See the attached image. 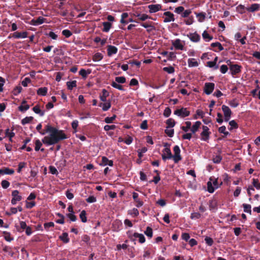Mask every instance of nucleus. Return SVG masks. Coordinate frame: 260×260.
Masks as SVG:
<instances>
[{
	"mask_svg": "<svg viewBox=\"0 0 260 260\" xmlns=\"http://www.w3.org/2000/svg\"><path fill=\"white\" fill-rule=\"evenodd\" d=\"M59 239L65 243H68L70 241V239L68 237V234L67 233H63L61 236H59Z\"/></svg>",
	"mask_w": 260,
	"mask_h": 260,
	"instance_id": "32",
	"label": "nucleus"
},
{
	"mask_svg": "<svg viewBox=\"0 0 260 260\" xmlns=\"http://www.w3.org/2000/svg\"><path fill=\"white\" fill-rule=\"evenodd\" d=\"M3 251L8 252L11 256H13L14 255V252L12 251V249L11 247L5 246L3 248Z\"/></svg>",
	"mask_w": 260,
	"mask_h": 260,
	"instance_id": "47",
	"label": "nucleus"
},
{
	"mask_svg": "<svg viewBox=\"0 0 260 260\" xmlns=\"http://www.w3.org/2000/svg\"><path fill=\"white\" fill-rule=\"evenodd\" d=\"M109 95V92L106 89H103L102 91V93L100 95V100L103 102H107V98Z\"/></svg>",
	"mask_w": 260,
	"mask_h": 260,
	"instance_id": "20",
	"label": "nucleus"
},
{
	"mask_svg": "<svg viewBox=\"0 0 260 260\" xmlns=\"http://www.w3.org/2000/svg\"><path fill=\"white\" fill-rule=\"evenodd\" d=\"M62 34L66 38H69L72 35V32L69 29H64L62 31Z\"/></svg>",
	"mask_w": 260,
	"mask_h": 260,
	"instance_id": "59",
	"label": "nucleus"
},
{
	"mask_svg": "<svg viewBox=\"0 0 260 260\" xmlns=\"http://www.w3.org/2000/svg\"><path fill=\"white\" fill-rule=\"evenodd\" d=\"M191 12L192 11L190 9H187L185 10H184L181 15V17L184 18H187L190 16V14L191 13Z\"/></svg>",
	"mask_w": 260,
	"mask_h": 260,
	"instance_id": "46",
	"label": "nucleus"
},
{
	"mask_svg": "<svg viewBox=\"0 0 260 260\" xmlns=\"http://www.w3.org/2000/svg\"><path fill=\"white\" fill-rule=\"evenodd\" d=\"M161 5L160 4L150 5L148 6L150 13H153L161 10Z\"/></svg>",
	"mask_w": 260,
	"mask_h": 260,
	"instance_id": "12",
	"label": "nucleus"
},
{
	"mask_svg": "<svg viewBox=\"0 0 260 260\" xmlns=\"http://www.w3.org/2000/svg\"><path fill=\"white\" fill-rule=\"evenodd\" d=\"M22 88L20 86H16L13 90V94L15 95H17L19 93H20L22 91Z\"/></svg>",
	"mask_w": 260,
	"mask_h": 260,
	"instance_id": "58",
	"label": "nucleus"
},
{
	"mask_svg": "<svg viewBox=\"0 0 260 260\" xmlns=\"http://www.w3.org/2000/svg\"><path fill=\"white\" fill-rule=\"evenodd\" d=\"M202 36L206 41H209L213 39V37L210 36L206 30L203 32Z\"/></svg>",
	"mask_w": 260,
	"mask_h": 260,
	"instance_id": "38",
	"label": "nucleus"
},
{
	"mask_svg": "<svg viewBox=\"0 0 260 260\" xmlns=\"http://www.w3.org/2000/svg\"><path fill=\"white\" fill-rule=\"evenodd\" d=\"M14 173V170L9 168H4L2 169H0V175L4 174L12 175Z\"/></svg>",
	"mask_w": 260,
	"mask_h": 260,
	"instance_id": "21",
	"label": "nucleus"
},
{
	"mask_svg": "<svg viewBox=\"0 0 260 260\" xmlns=\"http://www.w3.org/2000/svg\"><path fill=\"white\" fill-rule=\"evenodd\" d=\"M103 28L102 29L104 32H108L112 27V23L110 22L105 21L103 22Z\"/></svg>",
	"mask_w": 260,
	"mask_h": 260,
	"instance_id": "24",
	"label": "nucleus"
},
{
	"mask_svg": "<svg viewBox=\"0 0 260 260\" xmlns=\"http://www.w3.org/2000/svg\"><path fill=\"white\" fill-rule=\"evenodd\" d=\"M221 108L223 112L224 120L225 121H228L231 117L232 111L228 106L224 105L222 106Z\"/></svg>",
	"mask_w": 260,
	"mask_h": 260,
	"instance_id": "5",
	"label": "nucleus"
},
{
	"mask_svg": "<svg viewBox=\"0 0 260 260\" xmlns=\"http://www.w3.org/2000/svg\"><path fill=\"white\" fill-rule=\"evenodd\" d=\"M118 49L116 47L112 45L107 46V54L109 56H111L113 54L117 53Z\"/></svg>",
	"mask_w": 260,
	"mask_h": 260,
	"instance_id": "14",
	"label": "nucleus"
},
{
	"mask_svg": "<svg viewBox=\"0 0 260 260\" xmlns=\"http://www.w3.org/2000/svg\"><path fill=\"white\" fill-rule=\"evenodd\" d=\"M76 83H77V81L76 80L67 82V85L68 88L69 90H72L73 88V87H76V86H77Z\"/></svg>",
	"mask_w": 260,
	"mask_h": 260,
	"instance_id": "35",
	"label": "nucleus"
},
{
	"mask_svg": "<svg viewBox=\"0 0 260 260\" xmlns=\"http://www.w3.org/2000/svg\"><path fill=\"white\" fill-rule=\"evenodd\" d=\"M90 73L91 71L90 70H88L87 72L85 69H82L79 71V75H81L83 78H86L87 74H89Z\"/></svg>",
	"mask_w": 260,
	"mask_h": 260,
	"instance_id": "33",
	"label": "nucleus"
},
{
	"mask_svg": "<svg viewBox=\"0 0 260 260\" xmlns=\"http://www.w3.org/2000/svg\"><path fill=\"white\" fill-rule=\"evenodd\" d=\"M36 196H28L26 201V207L30 209L35 206L36 203L33 201Z\"/></svg>",
	"mask_w": 260,
	"mask_h": 260,
	"instance_id": "11",
	"label": "nucleus"
},
{
	"mask_svg": "<svg viewBox=\"0 0 260 260\" xmlns=\"http://www.w3.org/2000/svg\"><path fill=\"white\" fill-rule=\"evenodd\" d=\"M217 207V202L215 200H211L209 202L210 210H213L216 209Z\"/></svg>",
	"mask_w": 260,
	"mask_h": 260,
	"instance_id": "49",
	"label": "nucleus"
},
{
	"mask_svg": "<svg viewBox=\"0 0 260 260\" xmlns=\"http://www.w3.org/2000/svg\"><path fill=\"white\" fill-rule=\"evenodd\" d=\"M103 58V55L100 52H97L94 54L92 57V60L94 61H99L101 60Z\"/></svg>",
	"mask_w": 260,
	"mask_h": 260,
	"instance_id": "30",
	"label": "nucleus"
},
{
	"mask_svg": "<svg viewBox=\"0 0 260 260\" xmlns=\"http://www.w3.org/2000/svg\"><path fill=\"white\" fill-rule=\"evenodd\" d=\"M128 214L133 217H137L139 215V211L137 209L134 208L128 211Z\"/></svg>",
	"mask_w": 260,
	"mask_h": 260,
	"instance_id": "42",
	"label": "nucleus"
},
{
	"mask_svg": "<svg viewBox=\"0 0 260 260\" xmlns=\"http://www.w3.org/2000/svg\"><path fill=\"white\" fill-rule=\"evenodd\" d=\"M186 18L187 19L184 20V22L186 25H189L193 23L194 21L193 16H189Z\"/></svg>",
	"mask_w": 260,
	"mask_h": 260,
	"instance_id": "48",
	"label": "nucleus"
},
{
	"mask_svg": "<svg viewBox=\"0 0 260 260\" xmlns=\"http://www.w3.org/2000/svg\"><path fill=\"white\" fill-rule=\"evenodd\" d=\"M189 39L192 42H198L200 40V36L197 32L190 34Z\"/></svg>",
	"mask_w": 260,
	"mask_h": 260,
	"instance_id": "23",
	"label": "nucleus"
},
{
	"mask_svg": "<svg viewBox=\"0 0 260 260\" xmlns=\"http://www.w3.org/2000/svg\"><path fill=\"white\" fill-rule=\"evenodd\" d=\"M100 165L103 166L109 165V166H113V161L112 160H109L106 156H103L102 157V162Z\"/></svg>",
	"mask_w": 260,
	"mask_h": 260,
	"instance_id": "18",
	"label": "nucleus"
},
{
	"mask_svg": "<svg viewBox=\"0 0 260 260\" xmlns=\"http://www.w3.org/2000/svg\"><path fill=\"white\" fill-rule=\"evenodd\" d=\"M164 16H165L164 19L165 23H168L175 20L174 15L170 11L165 12L164 13Z\"/></svg>",
	"mask_w": 260,
	"mask_h": 260,
	"instance_id": "10",
	"label": "nucleus"
},
{
	"mask_svg": "<svg viewBox=\"0 0 260 260\" xmlns=\"http://www.w3.org/2000/svg\"><path fill=\"white\" fill-rule=\"evenodd\" d=\"M27 36V31H23L21 32L16 31L13 33V37L15 38L19 39V38H25Z\"/></svg>",
	"mask_w": 260,
	"mask_h": 260,
	"instance_id": "19",
	"label": "nucleus"
},
{
	"mask_svg": "<svg viewBox=\"0 0 260 260\" xmlns=\"http://www.w3.org/2000/svg\"><path fill=\"white\" fill-rule=\"evenodd\" d=\"M115 82L118 83H124L126 82V78L123 76L116 77Z\"/></svg>",
	"mask_w": 260,
	"mask_h": 260,
	"instance_id": "52",
	"label": "nucleus"
},
{
	"mask_svg": "<svg viewBox=\"0 0 260 260\" xmlns=\"http://www.w3.org/2000/svg\"><path fill=\"white\" fill-rule=\"evenodd\" d=\"M245 10H246V7H245L243 5H240L237 7V11L241 14L245 13Z\"/></svg>",
	"mask_w": 260,
	"mask_h": 260,
	"instance_id": "63",
	"label": "nucleus"
},
{
	"mask_svg": "<svg viewBox=\"0 0 260 260\" xmlns=\"http://www.w3.org/2000/svg\"><path fill=\"white\" fill-rule=\"evenodd\" d=\"M138 19L141 21H145L148 18H151V17L146 14H139L137 15Z\"/></svg>",
	"mask_w": 260,
	"mask_h": 260,
	"instance_id": "40",
	"label": "nucleus"
},
{
	"mask_svg": "<svg viewBox=\"0 0 260 260\" xmlns=\"http://www.w3.org/2000/svg\"><path fill=\"white\" fill-rule=\"evenodd\" d=\"M260 9V5L257 4H252L250 7H246V11L249 12H254Z\"/></svg>",
	"mask_w": 260,
	"mask_h": 260,
	"instance_id": "16",
	"label": "nucleus"
},
{
	"mask_svg": "<svg viewBox=\"0 0 260 260\" xmlns=\"http://www.w3.org/2000/svg\"><path fill=\"white\" fill-rule=\"evenodd\" d=\"M211 46L212 47H218L219 51H222L224 49L221 44L219 42L212 43L211 44Z\"/></svg>",
	"mask_w": 260,
	"mask_h": 260,
	"instance_id": "51",
	"label": "nucleus"
},
{
	"mask_svg": "<svg viewBox=\"0 0 260 260\" xmlns=\"http://www.w3.org/2000/svg\"><path fill=\"white\" fill-rule=\"evenodd\" d=\"M163 153L161 155L162 159L165 161L167 159H171L173 158V155L172 154L171 149L170 148L166 147L163 151Z\"/></svg>",
	"mask_w": 260,
	"mask_h": 260,
	"instance_id": "8",
	"label": "nucleus"
},
{
	"mask_svg": "<svg viewBox=\"0 0 260 260\" xmlns=\"http://www.w3.org/2000/svg\"><path fill=\"white\" fill-rule=\"evenodd\" d=\"M48 88L46 87H40L37 90V94L39 95L45 96L47 94Z\"/></svg>",
	"mask_w": 260,
	"mask_h": 260,
	"instance_id": "25",
	"label": "nucleus"
},
{
	"mask_svg": "<svg viewBox=\"0 0 260 260\" xmlns=\"http://www.w3.org/2000/svg\"><path fill=\"white\" fill-rule=\"evenodd\" d=\"M99 106L100 107H102V110L104 111H107L110 108L111 106V102L110 101H108L105 102L104 103H100L99 104Z\"/></svg>",
	"mask_w": 260,
	"mask_h": 260,
	"instance_id": "17",
	"label": "nucleus"
},
{
	"mask_svg": "<svg viewBox=\"0 0 260 260\" xmlns=\"http://www.w3.org/2000/svg\"><path fill=\"white\" fill-rule=\"evenodd\" d=\"M242 67L237 64H231L230 66V69L233 76L236 75L241 71Z\"/></svg>",
	"mask_w": 260,
	"mask_h": 260,
	"instance_id": "9",
	"label": "nucleus"
},
{
	"mask_svg": "<svg viewBox=\"0 0 260 260\" xmlns=\"http://www.w3.org/2000/svg\"><path fill=\"white\" fill-rule=\"evenodd\" d=\"M144 233L147 237L151 238L153 235L152 229L150 227L148 226Z\"/></svg>",
	"mask_w": 260,
	"mask_h": 260,
	"instance_id": "45",
	"label": "nucleus"
},
{
	"mask_svg": "<svg viewBox=\"0 0 260 260\" xmlns=\"http://www.w3.org/2000/svg\"><path fill=\"white\" fill-rule=\"evenodd\" d=\"M116 117V115H114L113 116L111 117H107L105 118L104 121L107 123H112L113 121L115 119Z\"/></svg>",
	"mask_w": 260,
	"mask_h": 260,
	"instance_id": "56",
	"label": "nucleus"
},
{
	"mask_svg": "<svg viewBox=\"0 0 260 260\" xmlns=\"http://www.w3.org/2000/svg\"><path fill=\"white\" fill-rule=\"evenodd\" d=\"M174 114L181 117H185L189 115L190 112L186 108H181L177 109L174 112Z\"/></svg>",
	"mask_w": 260,
	"mask_h": 260,
	"instance_id": "3",
	"label": "nucleus"
},
{
	"mask_svg": "<svg viewBox=\"0 0 260 260\" xmlns=\"http://www.w3.org/2000/svg\"><path fill=\"white\" fill-rule=\"evenodd\" d=\"M32 110L33 111L36 113V114H39L40 116H43L45 114V111H42L40 109V107L39 105H36L33 108H32Z\"/></svg>",
	"mask_w": 260,
	"mask_h": 260,
	"instance_id": "27",
	"label": "nucleus"
},
{
	"mask_svg": "<svg viewBox=\"0 0 260 260\" xmlns=\"http://www.w3.org/2000/svg\"><path fill=\"white\" fill-rule=\"evenodd\" d=\"M42 144L41 142L39 139L37 140L35 142V150L36 151H38L40 149L42 152L44 151L45 149L44 148L41 149V147L42 146Z\"/></svg>",
	"mask_w": 260,
	"mask_h": 260,
	"instance_id": "29",
	"label": "nucleus"
},
{
	"mask_svg": "<svg viewBox=\"0 0 260 260\" xmlns=\"http://www.w3.org/2000/svg\"><path fill=\"white\" fill-rule=\"evenodd\" d=\"M196 14L199 22H203L204 21L206 17V14L205 13L202 12Z\"/></svg>",
	"mask_w": 260,
	"mask_h": 260,
	"instance_id": "39",
	"label": "nucleus"
},
{
	"mask_svg": "<svg viewBox=\"0 0 260 260\" xmlns=\"http://www.w3.org/2000/svg\"><path fill=\"white\" fill-rule=\"evenodd\" d=\"M46 20V18H45L43 17L40 16V17H37L36 19L34 18V19H32L31 20V24H32L33 25L37 26V25L42 24L43 23H44L45 22Z\"/></svg>",
	"mask_w": 260,
	"mask_h": 260,
	"instance_id": "13",
	"label": "nucleus"
},
{
	"mask_svg": "<svg viewBox=\"0 0 260 260\" xmlns=\"http://www.w3.org/2000/svg\"><path fill=\"white\" fill-rule=\"evenodd\" d=\"M229 125L230 127L229 128L230 131H232L233 129H236L238 127V125L235 120H232L229 122Z\"/></svg>",
	"mask_w": 260,
	"mask_h": 260,
	"instance_id": "36",
	"label": "nucleus"
},
{
	"mask_svg": "<svg viewBox=\"0 0 260 260\" xmlns=\"http://www.w3.org/2000/svg\"><path fill=\"white\" fill-rule=\"evenodd\" d=\"M186 126H182L181 128L185 132H187L190 128L191 123L190 121H186L185 122Z\"/></svg>",
	"mask_w": 260,
	"mask_h": 260,
	"instance_id": "44",
	"label": "nucleus"
},
{
	"mask_svg": "<svg viewBox=\"0 0 260 260\" xmlns=\"http://www.w3.org/2000/svg\"><path fill=\"white\" fill-rule=\"evenodd\" d=\"M222 184V181L220 182V184L218 183L217 179H215L213 181V183L211 181H208L207 182V190L209 193H213L215 189L218 188Z\"/></svg>",
	"mask_w": 260,
	"mask_h": 260,
	"instance_id": "2",
	"label": "nucleus"
},
{
	"mask_svg": "<svg viewBox=\"0 0 260 260\" xmlns=\"http://www.w3.org/2000/svg\"><path fill=\"white\" fill-rule=\"evenodd\" d=\"M188 64L189 67H197L199 63L194 58H189L188 59Z\"/></svg>",
	"mask_w": 260,
	"mask_h": 260,
	"instance_id": "31",
	"label": "nucleus"
},
{
	"mask_svg": "<svg viewBox=\"0 0 260 260\" xmlns=\"http://www.w3.org/2000/svg\"><path fill=\"white\" fill-rule=\"evenodd\" d=\"M133 198L137 207H141L143 205V202L138 198V196H133Z\"/></svg>",
	"mask_w": 260,
	"mask_h": 260,
	"instance_id": "43",
	"label": "nucleus"
},
{
	"mask_svg": "<svg viewBox=\"0 0 260 260\" xmlns=\"http://www.w3.org/2000/svg\"><path fill=\"white\" fill-rule=\"evenodd\" d=\"M44 130L50 133L49 136H45L42 140V142L46 145H52L58 143L59 141L67 139V136L62 130L47 124L45 126Z\"/></svg>",
	"mask_w": 260,
	"mask_h": 260,
	"instance_id": "1",
	"label": "nucleus"
},
{
	"mask_svg": "<svg viewBox=\"0 0 260 260\" xmlns=\"http://www.w3.org/2000/svg\"><path fill=\"white\" fill-rule=\"evenodd\" d=\"M252 184L257 189H260V183L258 182V179H253Z\"/></svg>",
	"mask_w": 260,
	"mask_h": 260,
	"instance_id": "64",
	"label": "nucleus"
},
{
	"mask_svg": "<svg viewBox=\"0 0 260 260\" xmlns=\"http://www.w3.org/2000/svg\"><path fill=\"white\" fill-rule=\"evenodd\" d=\"M29 106L28 105H20L18 107V109L21 112H24L29 109Z\"/></svg>",
	"mask_w": 260,
	"mask_h": 260,
	"instance_id": "62",
	"label": "nucleus"
},
{
	"mask_svg": "<svg viewBox=\"0 0 260 260\" xmlns=\"http://www.w3.org/2000/svg\"><path fill=\"white\" fill-rule=\"evenodd\" d=\"M33 119L34 117L32 116L26 117L21 120V122L22 125H25L31 122Z\"/></svg>",
	"mask_w": 260,
	"mask_h": 260,
	"instance_id": "34",
	"label": "nucleus"
},
{
	"mask_svg": "<svg viewBox=\"0 0 260 260\" xmlns=\"http://www.w3.org/2000/svg\"><path fill=\"white\" fill-rule=\"evenodd\" d=\"M202 128L203 132L201 134V139L204 141H207L209 138L211 132L209 131V129L207 126L203 125Z\"/></svg>",
	"mask_w": 260,
	"mask_h": 260,
	"instance_id": "6",
	"label": "nucleus"
},
{
	"mask_svg": "<svg viewBox=\"0 0 260 260\" xmlns=\"http://www.w3.org/2000/svg\"><path fill=\"white\" fill-rule=\"evenodd\" d=\"M165 133L169 137H173L174 136V129H168L167 128L165 129Z\"/></svg>",
	"mask_w": 260,
	"mask_h": 260,
	"instance_id": "60",
	"label": "nucleus"
},
{
	"mask_svg": "<svg viewBox=\"0 0 260 260\" xmlns=\"http://www.w3.org/2000/svg\"><path fill=\"white\" fill-rule=\"evenodd\" d=\"M152 22L141 23L140 25L144 28H148L147 31L148 32L151 31L153 29H154V27L152 25Z\"/></svg>",
	"mask_w": 260,
	"mask_h": 260,
	"instance_id": "22",
	"label": "nucleus"
},
{
	"mask_svg": "<svg viewBox=\"0 0 260 260\" xmlns=\"http://www.w3.org/2000/svg\"><path fill=\"white\" fill-rule=\"evenodd\" d=\"M4 234L5 235L4 238L6 241L11 242L13 240V238L11 236L10 233L7 232H4Z\"/></svg>",
	"mask_w": 260,
	"mask_h": 260,
	"instance_id": "57",
	"label": "nucleus"
},
{
	"mask_svg": "<svg viewBox=\"0 0 260 260\" xmlns=\"http://www.w3.org/2000/svg\"><path fill=\"white\" fill-rule=\"evenodd\" d=\"M215 87L214 83L207 82L205 84L204 92L207 95L210 94L213 91Z\"/></svg>",
	"mask_w": 260,
	"mask_h": 260,
	"instance_id": "7",
	"label": "nucleus"
},
{
	"mask_svg": "<svg viewBox=\"0 0 260 260\" xmlns=\"http://www.w3.org/2000/svg\"><path fill=\"white\" fill-rule=\"evenodd\" d=\"M201 125V122L200 121H196L195 122V123L191 127L190 130H191V132L193 134L196 133L198 131V129Z\"/></svg>",
	"mask_w": 260,
	"mask_h": 260,
	"instance_id": "26",
	"label": "nucleus"
},
{
	"mask_svg": "<svg viewBox=\"0 0 260 260\" xmlns=\"http://www.w3.org/2000/svg\"><path fill=\"white\" fill-rule=\"evenodd\" d=\"M111 85L113 87H114L115 88H116V89H118L119 90H121V91H124L125 90L123 88V87L122 85L117 83L116 82L113 81L111 83Z\"/></svg>",
	"mask_w": 260,
	"mask_h": 260,
	"instance_id": "41",
	"label": "nucleus"
},
{
	"mask_svg": "<svg viewBox=\"0 0 260 260\" xmlns=\"http://www.w3.org/2000/svg\"><path fill=\"white\" fill-rule=\"evenodd\" d=\"M133 236L135 238H137L139 239V241L140 243H143L145 242V237L144 236V235L143 234H139V233H135L134 234Z\"/></svg>",
	"mask_w": 260,
	"mask_h": 260,
	"instance_id": "28",
	"label": "nucleus"
},
{
	"mask_svg": "<svg viewBox=\"0 0 260 260\" xmlns=\"http://www.w3.org/2000/svg\"><path fill=\"white\" fill-rule=\"evenodd\" d=\"M218 132L220 133L223 134L225 136H227L230 134L228 132L226 131V127L225 126H221L219 127Z\"/></svg>",
	"mask_w": 260,
	"mask_h": 260,
	"instance_id": "53",
	"label": "nucleus"
},
{
	"mask_svg": "<svg viewBox=\"0 0 260 260\" xmlns=\"http://www.w3.org/2000/svg\"><path fill=\"white\" fill-rule=\"evenodd\" d=\"M86 214L85 210H83L80 214V218L83 222L87 221Z\"/></svg>",
	"mask_w": 260,
	"mask_h": 260,
	"instance_id": "50",
	"label": "nucleus"
},
{
	"mask_svg": "<svg viewBox=\"0 0 260 260\" xmlns=\"http://www.w3.org/2000/svg\"><path fill=\"white\" fill-rule=\"evenodd\" d=\"M244 208V211L246 213H248L251 214V206L249 204H244L243 205Z\"/></svg>",
	"mask_w": 260,
	"mask_h": 260,
	"instance_id": "55",
	"label": "nucleus"
},
{
	"mask_svg": "<svg viewBox=\"0 0 260 260\" xmlns=\"http://www.w3.org/2000/svg\"><path fill=\"white\" fill-rule=\"evenodd\" d=\"M172 44L176 49L180 50H184V46L181 43V40L179 39H177L173 41Z\"/></svg>",
	"mask_w": 260,
	"mask_h": 260,
	"instance_id": "15",
	"label": "nucleus"
},
{
	"mask_svg": "<svg viewBox=\"0 0 260 260\" xmlns=\"http://www.w3.org/2000/svg\"><path fill=\"white\" fill-rule=\"evenodd\" d=\"M173 151L174 155H173V158L175 163L178 162L182 159V157L180 155V149L178 145H175L173 147Z\"/></svg>",
	"mask_w": 260,
	"mask_h": 260,
	"instance_id": "4",
	"label": "nucleus"
},
{
	"mask_svg": "<svg viewBox=\"0 0 260 260\" xmlns=\"http://www.w3.org/2000/svg\"><path fill=\"white\" fill-rule=\"evenodd\" d=\"M166 124L168 125L167 128L173 127L176 124V122L173 119L169 118L168 120H167Z\"/></svg>",
	"mask_w": 260,
	"mask_h": 260,
	"instance_id": "37",
	"label": "nucleus"
},
{
	"mask_svg": "<svg viewBox=\"0 0 260 260\" xmlns=\"http://www.w3.org/2000/svg\"><path fill=\"white\" fill-rule=\"evenodd\" d=\"M163 70L169 74H172L175 72L174 68L172 66L164 67Z\"/></svg>",
	"mask_w": 260,
	"mask_h": 260,
	"instance_id": "54",
	"label": "nucleus"
},
{
	"mask_svg": "<svg viewBox=\"0 0 260 260\" xmlns=\"http://www.w3.org/2000/svg\"><path fill=\"white\" fill-rule=\"evenodd\" d=\"M201 217V214L198 212H193L190 215V218L192 219H199Z\"/></svg>",
	"mask_w": 260,
	"mask_h": 260,
	"instance_id": "61",
	"label": "nucleus"
}]
</instances>
